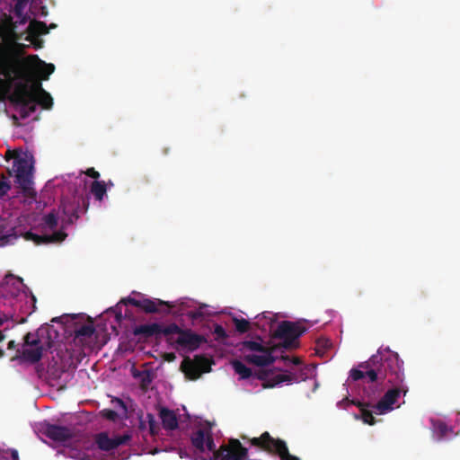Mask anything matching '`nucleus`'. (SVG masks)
Returning a JSON list of instances; mask_svg holds the SVG:
<instances>
[{
    "mask_svg": "<svg viewBox=\"0 0 460 460\" xmlns=\"http://www.w3.org/2000/svg\"><path fill=\"white\" fill-rule=\"evenodd\" d=\"M353 381L367 378L369 383L383 384L391 386L374 408L379 414H385L394 409L401 394L405 395L409 388L404 382L403 361L396 352L389 349H379L376 355L358 365V368L349 371Z\"/></svg>",
    "mask_w": 460,
    "mask_h": 460,
    "instance_id": "f257e3e1",
    "label": "nucleus"
},
{
    "mask_svg": "<svg viewBox=\"0 0 460 460\" xmlns=\"http://www.w3.org/2000/svg\"><path fill=\"white\" fill-rule=\"evenodd\" d=\"M19 47L15 42L0 44V76L7 80L22 76L24 61Z\"/></svg>",
    "mask_w": 460,
    "mask_h": 460,
    "instance_id": "f03ea898",
    "label": "nucleus"
},
{
    "mask_svg": "<svg viewBox=\"0 0 460 460\" xmlns=\"http://www.w3.org/2000/svg\"><path fill=\"white\" fill-rule=\"evenodd\" d=\"M250 443L268 453L277 454L281 460H300L289 453L284 440L272 438L268 431L263 432L259 438H251Z\"/></svg>",
    "mask_w": 460,
    "mask_h": 460,
    "instance_id": "7ed1b4c3",
    "label": "nucleus"
},
{
    "mask_svg": "<svg viewBox=\"0 0 460 460\" xmlns=\"http://www.w3.org/2000/svg\"><path fill=\"white\" fill-rule=\"evenodd\" d=\"M306 329L298 323L282 321L274 332V338L282 340L277 348L295 349L298 346V338Z\"/></svg>",
    "mask_w": 460,
    "mask_h": 460,
    "instance_id": "20e7f679",
    "label": "nucleus"
},
{
    "mask_svg": "<svg viewBox=\"0 0 460 460\" xmlns=\"http://www.w3.org/2000/svg\"><path fill=\"white\" fill-rule=\"evenodd\" d=\"M172 334H178L176 343L190 351L198 349L201 344L208 341L205 336L197 334L190 329H181L174 323L167 325L164 330V336L169 337Z\"/></svg>",
    "mask_w": 460,
    "mask_h": 460,
    "instance_id": "39448f33",
    "label": "nucleus"
},
{
    "mask_svg": "<svg viewBox=\"0 0 460 460\" xmlns=\"http://www.w3.org/2000/svg\"><path fill=\"white\" fill-rule=\"evenodd\" d=\"M13 171L15 172V181L22 189L24 195L34 197L36 193L31 188L32 165L26 158L19 157L13 151Z\"/></svg>",
    "mask_w": 460,
    "mask_h": 460,
    "instance_id": "423d86ee",
    "label": "nucleus"
},
{
    "mask_svg": "<svg viewBox=\"0 0 460 460\" xmlns=\"http://www.w3.org/2000/svg\"><path fill=\"white\" fill-rule=\"evenodd\" d=\"M12 101L22 119L30 117L37 110L35 93L27 84H22L15 89Z\"/></svg>",
    "mask_w": 460,
    "mask_h": 460,
    "instance_id": "0eeeda50",
    "label": "nucleus"
},
{
    "mask_svg": "<svg viewBox=\"0 0 460 460\" xmlns=\"http://www.w3.org/2000/svg\"><path fill=\"white\" fill-rule=\"evenodd\" d=\"M89 199L84 196L74 197L72 199L63 200L61 208L64 215L62 218V228L73 225L81 216L87 212Z\"/></svg>",
    "mask_w": 460,
    "mask_h": 460,
    "instance_id": "6e6552de",
    "label": "nucleus"
},
{
    "mask_svg": "<svg viewBox=\"0 0 460 460\" xmlns=\"http://www.w3.org/2000/svg\"><path fill=\"white\" fill-rule=\"evenodd\" d=\"M214 460H248V449L237 438H230L213 452Z\"/></svg>",
    "mask_w": 460,
    "mask_h": 460,
    "instance_id": "1a4fd4ad",
    "label": "nucleus"
},
{
    "mask_svg": "<svg viewBox=\"0 0 460 460\" xmlns=\"http://www.w3.org/2000/svg\"><path fill=\"white\" fill-rule=\"evenodd\" d=\"M181 368L185 375L191 380H196L203 373H208L211 370V361L203 355L195 356L193 360L184 359Z\"/></svg>",
    "mask_w": 460,
    "mask_h": 460,
    "instance_id": "9d476101",
    "label": "nucleus"
},
{
    "mask_svg": "<svg viewBox=\"0 0 460 460\" xmlns=\"http://www.w3.org/2000/svg\"><path fill=\"white\" fill-rule=\"evenodd\" d=\"M124 304H129L133 306L142 309L146 314L159 313L162 310L160 306H166L168 308L173 307L170 302H165L160 299H148L137 300L136 298L128 297L122 300Z\"/></svg>",
    "mask_w": 460,
    "mask_h": 460,
    "instance_id": "9b49d317",
    "label": "nucleus"
},
{
    "mask_svg": "<svg viewBox=\"0 0 460 460\" xmlns=\"http://www.w3.org/2000/svg\"><path fill=\"white\" fill-rule=\"evenodd\" d=\"M191 445L199 452H205L208 449L214 452L216 445L209 429H198L194 431L190 437Z\"/></svg>",
    "mask_w": 460,
    "mask_h": 460,
    "instance_id": "f8f14e48",
    "label": "nucleus"
},
{
    "mask_svg": "<svg viewBox=\"0 0 460 460\" xmlns=\"http://www.w3.org/2000/svg\"><path fill=\"white\" fill-rule=\"evenodd\" d=\"M130 438L131 437L128 434L116 436L115 438H111L106 432H101L96 435L95 443L99 449L102 451H111L121 445L127 444Z\"/></svg>",
    "mask_w": 460,
    "mask_h": 460,
    "instance_id": "ddd939ff",
    "label": "nucleus"
},
{
    "mask_svg": "<svg viewBox=\"0 0 460 460\" xmlns=\"http://www.w3.org/2000/svg\"><path fill=\"white\" fill-rule=\"evenodd\" d=\"M43 434L49 439L60 443L66 442L74 437L70 428L49 423L44 426Z\"/></svg>",
    "mask_w": 460,
    "mask_h": 460,
    "instance_id": "4468645a",
    "label": "nucleus"
},
{
    "mask_svg": "<svg viewBox=\"0 0 460 460\" xmlns=\"http://www.w3.org/2000/svg\"><path fill=\"white\" fill-rule=\"evenodd\" d=\"M65 228L61 227V230L55 232L51 234H42L39 235L31 231L26 232L24 234V238L28 241H32L36 244H48V243H57L63 242L67 234L64 232Z\"/></svg>",
    "mask_w": 460,
    "mask_h": 460,
    "instance_id": "2eb2a0df",
    "label": "nucleus"
},
{
    "mask_svg": "<svg viewBox=\"0 0 460 460\" xmlns=\"http://www.w3.org/2000/svg\"><path fill=\"white\" fill-rule=\"evenodd\" d=\"M276 349L277 346L269 347L266 351H261V355H246L244 356V360L257 367H268L276 361V357L273 356V352Z\"/></svg>",
    "mask_w": 460,
    "mask_h": 460,
    "instance_id": "dca6fc26",
    "label": "nucleus"
},
{
    "mask_svg": "<svg viewBox=\"0 0 460 460\" xmlns=\"http://www.w3.org/2000/svg\"><path fill=\"white\" fill-rule=\"evenodd\" d=\"M52 332L55 333V337L58 335L57 332L53 329L52 326L40 328L37 331V338H35L32 333L28 332L24 336V344L26 346H31V347L41 344L42 343L41 339L46 335L48 338L47 345L49 348H50L51 347Z\"/></svg>",
    "mask_w": 460,
    "mask_h": 460,
    "instance_id": "f3484780",
    "label": "nucleus"
},
{
    "mask_svg": "<svg viewBox=\"0 0 460 460\" xmlns=\"http://www.w3.org/2000/svg\"><path fill=\"white\" fill-rule=\"evenodd\" d=\"M164 330H166V326L164 327L157 323H154L136 326L133 333L136 336H143L145 339H148L153 336L158 338L161 334L164 335Z\"/></svg>",
    "mask_w": 460,
    "mask_h": 460,
    "instance_id": "a211bd4d",
    "label": "nucleus"
},
{
    "mask_svg": "<svg viewBox=\"0 0 460 460\" xmlns=\"http://www.w3.org/2000/svg\"><path fill=\"white\" fill-rule=\"evenodd\" d=\"M30 90L35 93V101L38 105H40L43 109L49 110L53 105V99L51 95L46 92L40 82L34 83Z\"/></svg>",
    "mask_w": 460,
    "mask_h": 460,
    "instance_id": "6ab92c4d",
    "label": "nucleus"
},
{
    "mask_svg": "<svg viewBox=\"0 0 460 460\" xmlns=\"http://www.w3.org/2000/svg\"><path fill=\"white\" fill-rule=\"evenodd\" d=\"M160 418L164 429L167 430H174L178 428V420L175 413L166 408H163L160 411Z\"/></svg>",
    "mask_w": 460,
    "mask_h": 460,
    "instance_id": "aec40b11",
    "label": "nucleus"
},
{
    "mask_svg": "<svg viewBox=\"0 0 460 460\" xmlns=\"http://www.w3.org/2000/svg\"><path fill=\"white\" fill-rule=\"evenodd\" d=\"M296 380V376L293 374H277L273 375L270 373L269 381L262 384L263 388H273L282 383H290Z\"/></svg>",
    "mask_w": 460,
    "mask_h": 460,
    "instance_id": "412c9836",
    "label": "nucleus"
},
{
    "mask_svg": "<svg viewBox=\"0 0 460 460\" xmlns=\"http://www.w3.org/2000/svg\"><path fill=\"white\" fill-rule=\"evenodd\" d=\"M43 352V345L39 344L37 346H33V348L24 349L22 351V355L25 359L31 363L39 362L42 358Z\"/></svg>",
    "mask_w": 460,
    "mask_h": 460,
    "instance_id": "4be33fe9",
    "label": "nucleus"
},
{
    "mask_svg": "<svg viewBox=\"0 0 460 460\" xmlns=\"http://www.w3.org/2000/svg\"><path fill=\"white\" fill-rule=\"evenodd\" d=\"M357 405L360 410L361 419L364 423L374 425L376 423L374 413L379 414L378 411L374 408V405L372 406L373 410H368L364 402H358Z\"/></svg>",
    "mask_w": 460,
    "mask_h": 460,
    "instance_id": "5701e85b",
    "label": "nucleus"
},
{
    "mask_svg": "<svg viewBox=\"0 0 460 460\" xmlns=\"http://www.w3.org/2000/svg\"><path fill=\"white\" fill-rule=\"evenodd\" d=\"M28 58L30 60L34 59L37 61L39 71L42 75V79L44 80H47L49 78V75H51L55 70V66L53 64L45 63L44 61L40 60L36 55L30 56Z\"/></svg>",
    "mask_w": 460,
    "mask_h": 460,
    "instance_id": "b1692460",
    "label": "nucleus"
},
{
    "mask_svg": "<svg viewBox=\"0 0 460 460\" xmlns=\"http://www.w3.org/2000/svg\"><path fill=\"white\" fill-rule=\"evenodd\" d=\"M90 191L96 200L102 201L107 192V184L103 181H94L91 185Z\"/></svg>",
    "mask_w": 460,
    "mask_h": 460,
    "instance_id": "393cba45",
    "label": "nucleus"
},
{
    "mask_svg": "<svg viewBox=\"0 0 460 460\" xmlns=\"http://www.w3.org/2000/svg\"><path fill=\"white\" fill-rule=\"evenodd\" d=\"M94 332L95 328L93 323L80 324L74 330L75 338H90Z\"/></svg>",
    "mask_w": 460,
    "mask_h": 460,
    "instance_id": "a878e982",
    "label": "nucleus"
},
{
    "mask_svg": "<svg viewBox=\"0 0 460 460\" xmlns=\"http://www.w3.org/2000/svg\"><path fill=\"white\" fill-rule=\"evenodd\" d=\"M232 367H233L234 370L235 371V373L240 376L241 379H248L252 375V369L250 367H246L240 360H233Z\"/></svg>",
    "mask_w": 460,
    "mask_h": 460,
    "instance_id": "bb28decb",
    "label": "nucleus"
},
{
    "mask_svg": "<svg viewBox=\"0 0 460 460\" xmlns=\"http://www.w3.org/2000/svg\"><path fill=\"white\" fill-rule=\"evenodd\" d=\"M240 350L242 351H245V350H250V351H256V352H261V351H266L267 350V348L266 346H263L261 344V342H259L257 341H243L240 343Z\"/></svg>",
    "mask_w": 460,
    "mask_h": 460,
    "instance_id": "cd10ccee",
    "label": "nucleus"
},
{
    "mask_svg": "<svg viewBox=\"0 0 460 460\" xmlns=\"http://www.w3.org/2000/svg\"><path fill=\"white\" fill-rule=\"evenodd\" d=\"M12 175V171L7 170V176L2 174L0 179V199H3L6 193L11 190V183L9 177Z\"/></svg>",
    "mask_w": 460,
    "mask_h": 460,
    "instance_id": "c85d7f7f",
    "label": "nucleus"
},
{
    "mask_svg": "<svg viewBox=\"0 0 460 460\" xmlns=\"http://www.w3.org/2000/svg\"><path fill=\"white\" fill-rule=\"evenodd\" d=\"M29 30L35 34H47L49 32L47 24L40 21L31 22Z\"/></svg>",
    "mask_w": 460,
    "mask_h": 460,
    "instance_id": "c756f323",
    "label": "nucleus"
},
{
    "mask_svg": "<svg viewBox=\"0 0 460 460\" xmlns=\"http://www.w3.org/2000/svg\"><path fill=\"white\" fill-rule=\"evenodd\" d=\"M42 220L45 226H47L50 230H54L58 226V214L54 210L45 215Z\"/></svg>",
    "mask_w": 460,
    "mask_h": 460,
    "instance_id": "7c9ffc66",
    "label": "nucleus"
},
{
    "mask_svg": "<svg viewBox=\"0 0 460 460\" xmlns=\"http://www.w3.org/2000/svg\"><path fill=\"white\" fill-rule=\"evenodd\" d=\"M235 329L240 333H245L250 330L251 323L244 318H234L233 319Z\"/></svg>",
    "mask_w": 460,
    "mask_h": 460,
    "instance_id": "2f4dec72",
    "label": "nucleus"
},
{
    "mask_svg": "<svg viewBox=\"0 0 460 460\" xmlns=\"http://www.w3.org/2000/svg\"><path fill=\"white\" fill-rule=\"evenodd\" d=\"M8 279H11L13 281V291L11 292V296L15 297L18 296V294L20 292L22 279L21 278H17V277L12 275V274L7 275L5 277V280H6L7 284H8Z\"/></svg>",
    "mask_w": 460,
    "mask_h": 460,
    "instance_id": "473e14b6",
    "label": "nucleus"
},
{
    "mask_svg": "<svg viewBox=\"0 0 460 460\" xmlns=\"http://www.w3.org/2000/svg\"><path fill=\"white\" fill-rule=\"evenodd\" d=\"M186 315L194 323L197 321H203L205 319L206 314L203 312L202 307L200 306L196 310L187 312Z\"/></svg>",
    "mask_w": 460,
    "mask_h": 460,
    "instance_id": "72a5a7b5",
    "label": "nucleus"
},
{
    "mask_svg": "<svg viewBox=\"0 0 460 460\" xmlns=\"http://www.w3.org/2000/svg\"><path fill=\"white\" fill-rule=\"evenodd\" d=\"M214 333L216 334V341H223L226 340L228 335L226 330L220 324L216 323L214 325Z\"/></svg>",
    "mask_w": 460,
    "mask_h": 460,
    "instance_id": "f704fd0d",
    "label": "nucleus"
},
{
    "mask_svg": "<svg viewBox=\"0 0 460 460\" xmlns=\"http://www.w3.org/2000/svg\"><path fill=\"white\" fill-rule=\"evenodd\" d=\"M434 427H435L436 431L439 434V438H442L443 437H445L448 432V427L443 421H440V420L437 421L434 424Z\"/></svg>",
    "mask_w": 460,
    "mask_h": 460,
    "instance_id": "c9c22d12",
    "label": "nucleus"
},
{
    "mask_svg": "<svg viewBox=\"0 0 460 460\" xmlns=\"http://www.w3.org/2000/svg\"><path fill=\"white\" fill-rule=\"evenodd\" d=\"M100 413L102 418L108 420L115 421L118 419V413L111 409H103Z\"/></svg>",
    "mask_w": 460,
    "mask_h": 460,
    "instance_id": "e433bc0d",
    "label": "nucleus"
},
{
    "mask_svg": "<svg viewBox=\"0 0 460 460\" xmlns=\"http://www.w3.org/2000/svg\"><path fill=\"white\" fill-rule=\"evenodd\" d=\"M146 419L149 425V430L152 435H155L158 432V426L155 420V417L151 413H147Z\"/></svg>",
    "mask_w": 460,
    "mask_h": 460,
    "instance_id": "4c0bfd02",
    "label": "nucleus"
},
{
    "mask_svg": "<svg viewBox=\"0 0 460 460\" xmlns=\"http://www.w3.org/2000/svg\"><path fill=\"white\" fill-rule=\"evenodd\" d=\"M84 173L95 181L100 177V173L93 167L88 168Z\"/></svg>",
    "mask_w": 460,
    "mask_h": 460,
    "instance_id": "58836bf2",
    "label": "nucleus"
},
{
    "mask_svg": "<svg viewBox=\"0 0 460 460\" xmlns=\"http://www.w3.org/2000/svg\"><path fill=\"white\" fill-rule=\"evenodd\" d=\"M270 371H261L257 374V378L266 383L270 379Z\"/></svg>",
    "mask_w": 460,
    "mask_h": 460,
    "instance_id": "ea45409f",
    "label": "nucleus"
},
{
    "mask_svg": "<svg viewBox=\"0 0 460 460\" xmlns=\"http://www.w3.org/2000/svg\"><path fill=\"white\" fill-rule=\"evenodd\" d=\"M17 238H18V237H17V235H15V234H7V235H4V236L1 238V240L3 241V243L7 244V243H12V241H13V239H17Z\"/></svg>",
    "mask_w": 460,
    "mask_h": 460,
    "instance_id": "a19ab883",
    "label": "nucleus"
},
{
    "mask_svg": "<svg viewBox=\"0 0 460 460\" xmlns=\"http://www.w3.org/2000/svg\"><path fill=\"white\" fill-rule=\"evenodd\" d=\"M13 317L12 314L2 313L0 314V326L4 324V323L7 322L9 319Z\"/></svg>",
    "mask_w": 460,
    "mask_h": 460,
    "instance_id": "79ce46f5",
    "label": "nucleus"
},
{
    "mask_svg": "<svg viewBox=\"0 0 460 460\" xmlns=\"http://www.w3.org/2000/svg\"><path fill=\"white\" fill-rule=\"evenodd\" d=\"M281 359L284 360L285 362H287V361L291 362L294 365H299L300 364V360L297 358H293L292 359H290L288 356H282Z\"/></svg>",
    "mask_w": 460,
    "mask_h": 460,
    "instance_id": "37998d69",
    "label": "nucleus"
},
{
    "mask_svg": "<svg viewBox=\"0 0 460 460\" xmlns=\"http://www.w3.org/2000/svg\"><path fill=\"white\" fill-rule=\"evenodd\" d=\"M29 0H17L15 4V11L18 13L20 10L22 8L23 4H25Z\"/></svg>",
    "mask_w": 460,
    "mask_h": 460,
    "instance_id": "c03bdc74",
    "label": "nucleus"
},
{
    "mask_svg": "<svg viewBox=\"0 0 460 460\" xmlns=\"http://www.w3.org/2000/svg\"><path fill=\"white\" fill-rule=\"evenodd\" d=\"M115 402L118 403V405H119L123 410L127 411V406L125 404V402H123V400L119 399V398H115Z\"/></svg>",
    "mask_w": 460,
    "mask_h": 460,
    "instance_id": "a18cd8bd",
    "label": "nucleus"
},
{
    "mask_svg": "<svg viewBox=\"0 0 460 460\" xmlns=\"http://www.w3.org/2000/svg\"><path fill=\"white\" fill-rule=\"evenodd\" d=\"M11 456H12L13 460H18V452H17V450L13 449L11 451Z\"/></svg>",
    "mask_w": 460,
    "mask_h": 460,
    "instance_id": "49530a36",
    "label": "nucleus"
},
{
    "mask_svg": "<svg viewBox=\"0 0 460 460\" xmlns=\"http://www.w3.org/2000/svg\"><path fill=\"white\" fill-rule=\"evenodd\" d=\"M7 348H8L9 349H14V348H15V341H10L8 342V346H7Z\"/></svg>",
    "mask_w": 460,
    "mask_h": 460,
    "instance_id": "de8ad7c7",
    "label": "nucleus"
},
{
    "mask_svg": "<svg viewBox=\"0 0 460 460\" xmlns=\"http://www.w3.org/2000/svg\"><path fill=\"white\" fill-rule=\"evenodd\" d=\"M13 124L18 125V117L16 115H13Z\"/></svg>",
    "mask_w": 460,
    "mask_h": 460,
    "instance_id": "09e8293b",
    "label": "nucleus"
},
{
    "mask_svg": "<svg viewBox=\"0 0 460 460\" xmlns=\"http://www.w3.org/2000/svg\"><path fill=\"white\" fill-rule=\"evenodd\" d=\"M163 154L165 155H168L169 154V147H164L163 149Z\"/></svg>",
    "mask_w": 460,
    "mask_h": 460,
    "instance_id": "8fccbe9b",
    "label": "nucleus"
},
{
    "mask_svg": "<svg viewBox=\"0 0 460 460\" xmlns=\"http://www.w3.org/2000/svg\"><path fill=\"white\" fill-rule=\"evenodd\" d=\"M5 338L4 332L2 331H0V341H4Z\"/></svg>",
    "mask_w": 460,
    "mask_h": 460,
    "instance_id": "3c124183",
    "label": "nucleus"
},
{
    "mask_svg": "<svg viewBox=\"0 0 460 460\" xmlns=\"http://www.w3.org/2000/svg\"><path fill=\"white\" fill-rule=\"evenodd\" d=\"M63 317H55L52 319V322H61Z\"/></svg>",
    "mask_w": 460,
    "mask_h": 460,
    "instance_id": "603ef678",
    "label": "nucleus"
},
{
    "mask_svg": "<svg viewBox=\"0 0 460 460\" xmlns=\"http://www.w3.org/2000/svg\"><path fill=\"white\" fill-rule=\"evenodd\" d=\"M116 317H117V319H120L121 318V313L117 314Z\"/></svg>",
    "mask_w": 460,
    "mask_h": 460,
    "instance_id": "864d4df0",
    "label": "nucleus"
},
{
    "mask_svg": "<svg viewBox=\"0 0 460 460\" xmlns=\"http://www.w3.org/2000/svg\"><path fill=\"white\" fill-rule=\"evenodd\" d=\"M4 350L0 349V358L4 356Z\"/></svg>",
    "mask_w": 460,
    "mask_h": 460,
    "instance_id": "5fc2aeb1",
    "label": "nucleus"
},
{
    "mask_svg": "<svg viewBox=\"0 0 460 460\" xmlns=\"http://www.w3.org/2000/svg\"><path fill=\"white\" fill-rule=\"evenodd\" d=\"M174 358V355H173V354H172V355H170V356H169V358Z\"/></svg>",
    "mask_w": 460,
    "mask_h": 460,
    "instance_id": "6e6d98bb",
    "label": "nucleus"
},
{
    "mask_svg": "<svg viewBox=\"0 0 460 460\" xmlns=\"http://www.w3.org/2000/svg\"><path fill=\"white\" fill-rule=\"evenodd\" d=\"M174 358V355H173V354H172V355H170V356H169V358Z\"/></svg>",
    "mask_w": 460,
    "mask_h": 460,
    "instance_id": "4d7b16f0",
    "label": "nucleus"
},
{
    "mask_svg": "<svg viewBox=\"0 0 460 460\" xmlns=\"http://www.w3.org/2000/svg\"><path fill=\"white\" fill-rule=\"evenodd\" d=\"M112 182L111 181H109V186H112Z\"/></svg>",
    "mask_w": 460,
    "mask_h": 460,
    "instance_id": "13d9d810",
    "label": "nucleus"
}]
</instances>
